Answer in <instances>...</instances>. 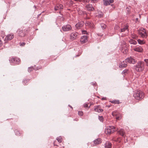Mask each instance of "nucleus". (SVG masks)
<instances>
[{"label":"nucleus","instance_id":"1","mask_svg":"<svg viewBox=\"0 0 148 148\" xmlns=\"http://www.w3.org/2000/svg\"><path fill=\"white\" fill-rule=\"evenodd\" d=\"M134 67L136 71L138 72H141L144 69V62L143 61L138 62Z\"/></svg>","mask_w":148,"mask_h":148},{"label":"nucleus","instance_id":"2","mask_svg":"<svg viewBox=\"0 0 148 148\" xmlns=\"http://www.w3.org/2000/svg\"><path fill=\"white\" fill-rule=\"evenodd\" d=\"M144 93L140 91H135L133 94L134 97L137 100H140L143 98Z\"/></svg>","mask_w":148,"mask_h":148},{"label":"nucleus","instance_id":"3","mask_svg":"<svg viewBox=\"0 0 148 148\" xmlns=\"http://www.w3.org/2000/svg\"><path fill=\"white\" fill-rule=\"evenodd\" d=\"M138 33L140 37L143 38H146L148 36L147 33L143 28H140L138 31Z\"/></svg>","mask_w":148,"mask_h":148},{"label":"nucleus","instance_id":"4","mask_svg":"<svg viewBox=\"0 0 148 148\" xmlns=\"http://www.w3.org/2000/svg\"><path fill=\"white\" fill-rule=\"evenodd\" d=\"M116 130V128L113 126H109L107 129H106L105 132L106 134H111Z\"/></svg>","mask_w":148,"mask_h":148},{"label":"nucleus","instance_id":"5","mask_svg":"<svg viewBox=\"0 0 148 148\" xmlns=\"http://www.w3.org/2000/svg\"><path fill=\"white\" fill-rule=\"evenodd\" d=\"M10 62L12 64H18L20 62V60L19 59L16 58H12L10 60Z\"/></svg>","mask_w":148,"mask_h":148},{"label":"nucleus","instance_id":"6","mask_svg":"<svg viewBox=\"0 0 148 148\" xmlns=\"http://www.w3.org/2000/svg\"><path fill=\"white\" fill-rule=\"evenodd\" d=\"M79 34L76 32H74L72 33L70 35V38L72 40H73L78 38V36Z\"/></svg>","mask_w":148,"mask_h":148},{"label":"nucleus","instance_id":"7","mask_svg":"<svg viewBox=\"0 0 148 148\" xmlns=\"http://www.w3.org/2000/svg\"><path fill=\"white\" fill-rule=\"evenodd\" d=\"M125 62L130 64H134L136 61L133 58L130 57L125 60Z\"/></svg>","mask_w":148,"mask_h":148},{"label":"nucleus","instance_id":"8","mask_svg":"<svg viewBox=\"0 0 148 148\" xmlns=\"http://www.w3.org/2000/svg\"><path fill=\"white\" fill-rule=\"evenodd\" d=\"M17 32L18 36L21 37H24L25 35V30L19 29L17 31Z\"/></svg>","mask_w":148,"mask_h":148},{"label":"nucleus","instance_id":"9","mask_svg":"<svg viewBox=\"0 0 148 148\" xmlns=\"http://www.w3.org/2000/svg\"><path fill=\"white\" fill-rule=\"evenodd\" d=\"M85 8L86 10L89 11H93L95 10L92 5L90 4H87L85 6Z\"/></svg>","mask_w":148,"mask_h":148},{"label":"nucleus","instance_id":"10","mask_svg":"<svg viewBox=\"0 0 148 148\" xmlns=\"http://www.w3.org/2000/svg\"><path fill=\"white\" fill-rule=\"evenodd\" d=\"M84 24V22L83 21H80L75 25V27L77 29H79L82 27Z\"/></svg>","mask_w":148,"mask_h":148},{"label":"nucleus","instance_id":"11","mask_svg":"<svg viewBox=\"0 0 148 148\" xmlns=\"http://www.w3.org/2000/svg\"><path fill=\"white\" fill-rule=\"evenodd\" d=\"M133 50L136 51L138 52H142L143 49L141 46L136 47L133 49Z\"/></svg>","mask_w":148,"mask_h":148},{"label":"nucleus","instance_id":"12","mask_svg":"<svg viewBox=\"0 0 148 148\" xmlns=\"http://www.w3.org/2000/svg\"><path fill=\"white\" fill-rule=\"evenodd\" d=\"M94 110L95 112H101L103 111V110L101 108L100 106L99 105L95 106Z\"/></svg>","mask_w":148,"mask_h":148},{"label":"nucleus","instance_id":"13","mask_svg":"<svg viewBox=\"0 0 148 148\" xmlns=\"http://www.w3.org/2000/svg\"><path fill=\"white\" fill-rule=\"evenodd\" d=\"M87 41V37L86 36H82L80 39V42L82 43L83 44Z\"/></svg>","mask_w":148,"mask_h":148},{"label":"nucleus","instance_id":"14","mask_svg":"<svg viewBox=\"0 0 148 148\" xmlns=\"http://www.w3.org/2000/svg\"><path fill=\"white\" fill-rule=\"evenodd\" d=\"M73 29L71 25L67 24L65 25V31H72Z\"/></svg>","mask_w":148,"mask_h":148},{"label":"nucleus","instance_id":"15","mask_svg":"<svg viewBox=\"0 0 148 148\" xmlns=\"http://www.w3.org/2000/svg\"><path fill=\"white\" fill-rule=\"evenodd\" d=\"M63 6L62 4H57L54 7V10L56 11L60 9H62Z\"/></svg>","mask_w":148,"mask_h":148},{"label":"nucleus","instance_id":"16","mask_svg":"<svg viewBox=\"0 0 148 148\" xmlns=\"http://www.w3.org/2000/svg\"><path fill=\"white\" fill-rule=\"evenodd\" d=\"M14 37V35L13 34H9L5 38V39H6L7 40H10Z\"/></svg>","mask_w":148,"mask_h":148},{"label":"nucleus","instance_id":"17","mask_svg":"<svg viewBox=\"0 0 148 148\" xmlns=\"http://www.w3.org/2000/svg\"><path fill=\"white\" fill-rule=\"evenodd\" d=\"M93 142L95 145H96L101 143V139L98 138L94 140Z\"/></svg>","mask_w":148,"mask_h":148},{"label":"nucleus","instance_id":"18","mask_svg":"<svg viewBox=\"0 0 148 148\" xmlns=\"http://www.w3.org/2000/svg\"><path fill=\"white\" fill-rule=\"evenodd\" d=\"M127 63V62H125V61H123L122 62H121L119 65V67L120 68H123L127 66V64H126Z\"/></svg>","mask_w":148,"mask_h":148},{"label":"nucleus","instance_id":"19","mask_svg":"<svg viewBox=\"0 0 148 148\" xmlns=\"http://www.w3.org/2000/svg\"><path fill=\"white\" fill-rule=\"evenodd\" d=\"M105 148H111L112 144L111 143L109 142H106L105 144Z\"/></svg>","mask_w":148,"mask_h":148},{"label":"nucleus","instance_id":"20","mask_svg":"<svg viewBox=\"0 0 148 148\" xmlns=\"http://www.w3.org/2000/svg\"><path fill=\"white\" fill-rule=\"evenodd\" d=\"M118 133L123 137L125 136V132L123 129H121L118 132Z\"/></svg>","mask_w":148,"mask_h":148},{"label":"nucleus","instance_id":"21","mask_svg":"<svg viewBox=\"0 0 148 148\" xmlns=\"http://www.w3.org/2000/svg\"><path fill=\"white\" fill-rule=\"evenodd\" d=\"M85 25L88 26L89 27H93V24L92 23H91L88 21H86L85 23Z\"/></svg>","mask_w":148,"mask_h":148},{"label":"nucleus","instance_id":"22","mask_svg":"<svg viewBox=\"0 0 148 148\" xmlns=\"http://www.w3.org/2000/svg\"><path fill=\"white\" fill-rule=\"evenodd\" d=\"M129 42L130 44H133L134 45H136L137 44V42L133 39H131L129 40Z\"/></svg>","mask_w":148,"mask_h":148},{"label":"nucleus","instance_id":"23","mask_svg":"<svg viewBox=\"0 0 148 148\" xmlns=\"http://www.w3.org/2000/svg\"><path fill=\"white\" fill-rule=\"evenodd\" d=\"M128 26H125L123 28L121 29L120 32H124L125 31L128 29Z\"/></svg>","mask_w":148,"mask_h":148},{"label":"nucleus","instance_id":"24","mask_svg":"<svg viewBox=\"0 0 148 148\" xmlns=\"http://www.w3.org/2000/svg\"><path fill=\"white\" fill-rule=\"evenodd\" d=\"M137 41L138 44L140 45H143L145 43V42L144 40H141L140 39H138L137 40Z\"/></svg>","mask_w":148,"mask_h":148},{"label":"nucleus","instance_id":"25","mask_svg":"<svg viewBox=\"0 0 148 148\" xmlns=\"http://www.w3.org/2000/svg\"><path fill=\"white\" fill-rule=\"evenodd\" d=\"M104 4L105 5H107L110 4L109 1L108 0H104Z\"/></svg>","mask_w":148,"mask_h":148},{"label":"nucleus","instance_id":"26","mask_svg":"<svg viewBox=\"0 0 148 148\" xmlns=\"http://www.w3.org/2000/svg\"><path fill=\"white\" fill-rule=\"evenodd\" d=\"M56 139L59 143H60L62 142V138L60 136L57 137Z\"/></svg>","mask_w":148,"mask_h":148},{"label":"nucleus","instance_id":"27","mask_svg":"<svg viewBox=\"0 0 148 148\" xmlns=\"http://www.w3.org/2000/svg\"><path fill=\"white\" fill-rule=\"evenodd\" d=\"M111 102L114 104H119V101L118 100H114L111 101Z\"/></svg>","mask_w":148,"mask_h":148},{"label":"nucleus","instance_id":"28","mask_svg":"<svg viewBox=\"0 0 148 148\" xmlns=\"http://www.w3.org/2000/svg\"><path fill=\"white\" fill-rule=\"evenodd\" d=\"M97 16L99 18H101L103 16L102 13L101 12H98Z\"/></svg>","mask_w":148,"mask_h":148},{"label":"nucleus","instance_id":"29","mask_svg":"<svg viewBox=\"0 0 148 148\" xmlns=\"http://www.w3.org/2000/svg\"><path fill=\"white\" fill-rule=\"evenodd\" d=\"M101 28L103 29H105L106 27V25L105 24L103 23L101 24Z\"/></svg>","mask_w":148,"mask_h":148},{"label":"nucleus","instance_id":"30","mask_svg":"<svg viewBox=\"0 0 148 148\" xmlns=\"http://www.w3.org/2000/svg\"><path fill=\"white\" fill-rule=\"evenodd\" d=\"M28 81L29 80L28 79H24L23 80V83L24 85H27V83Z\"/></svg>","mask_w":148,"mask_h":148},{"label":"nucleus","instance_id":"31","mask_svg":"<svg viewBox=\"0 0 148 148\" xmlns=\"http://www.w3.org/2000/svg\"><path fill=\"white\" fill-rule=\"evenodd\" d=\"M144 61L146 63V66H148V59H144Z\"/></svg>","mask_w":148,"mask_h":148},{"label":"nucleus","instance_id":"32","mask_svg":"<svg viewBox=\"0 0 148 148\" xmlns=\"http://www.w3.org/2000/svg\"><path fill=\"white\" fill-rule=\"evenodd\" d=\"M78 114L80 116H82L83 115V112L82 111H79L78 112Z\"/></svg>","mask_w":148,"mask_h":148},{"label":"nucleus","instance_id":"33","mask_svg":"<svg viewBox=\"0 0 148 148\" xmlns=\"http://www.w3.org/2000/svg\"><path fill=\"white\" fill-rule=\"evenodd\" d=\"M99 119L101 121H102V122L103 121V116H99Z\"/></svg>","mask_w":148,"mask_h":148},{"label":"nucleus","instance_id":"34","mask_svg":"<svg viewBox=\"0 0 148 148\" xmlns=\"http://www.w3.org/2000/svg\"><path fill=\"white\" fill-rule=\"evenodd\" d=\"M17 136L20 135L19 132L18 131H15V132Z\"/></svg>","mask_w":148,"mask_h":148},{"label":"nucleus","instance_id":"35","mask_svg":"<svg viewBox=\"0 0 148 148\" xmlns=\"http://www.w3.org/2000/svg\"><path fill=\"white\" fill-rule=\"evenodd\" d=\"M128 71V70L127 69H125L122 72V74H125V73H126Z\"/></svg>","mask_w":148,"mask_h":148},{"label":"nucleus","instance_id":"36","mask_svg":"<svg viewBox=\"0 0 148 148\" xmlns=\"http://www.w3.org/2000/svg\"><path fill=\"white\" fill-rule=\"evenodd\" d=\"M33 69L32 67H29L28 68V71L29 72H31L32 71V69Z\"/></svg>","mask_w":148,"mask_h":148},{"label":"nucleus","instance_id":"37","mask_svg":"<svg viewBox=\"0 0 148 148\" xmlns=\"http://www.w3.org/2000/svg\"><path fill=\"white\" fill-rule=\"evenodd\" d=\"M91 84L93 86H95L96 85V83L95 82H91Z\"/></svg>","mask_w":148,"mask_h":148},{"label":"nucleus","instance_id":"38","mask_svg":"<svg viewBox=\"0 0 148 148\" xmlns=\"http://www.w3.org/2000/svg\"><path fill=\"white\" fill-rule=\"evenodd\" d=\"M25 44V42H22V43H20V45L21 46H24Z\"/></svg>","mask_w":148,"mask_h":148},{"label":"nucleus","instance_id":"39","mask_svg":"<svg viewBox=\"0 0 148 148\" xmlns=\"http://www.w3.org/2000/svg\"><path fill=\"white\" fill-rule=\"evenodd\" d=\"M84 0H75V1H79V2H82L84 3V2H85Z\"/></svg>","mask_w":148,"mask_h":148},{"label":"nucleus","instance_id":"40","mask_svg":"<svg viewBox=\"0 0 148 148\" xmlns=\"http://www.w3.org/2000/svg\"><path fill=\"white\" fill-rule=\"evenodd\" d=\"M84 106L85 108H87L88 107V105L87 103H85L84 105Z\"/></svg>","mask_w":148,"mask_h":148},{"label":"nucleus","instance_id":"41","mask_svg":"<svg viewBox=\"0 0 148 148\" xmlns=\"http://www.w3.org/2000/svg\"><path fill=\"white\" fill-rule=\"evenodd\" d=\"M109 2L110 3H112L114 2V0H109Z\"/></svg>","mask_w":148,"mask_h":148},{"label":"nucleus","instance_id":"42","mask_svg":"<svg viewBox=\"0 0 148 148\" xmlns=\"http://www.w3.org/2000/svg\"><path fill=\"white\" fill-rule=\"evenodd\" d=\"M116 119L117 120H119L120 119H121V117L120 116H117L116 117Z\"/></svg>","mask_w":148,"mask_h":148},{"label":"nucleus","instance_id":"43","mask_svg":"<svg viewBox=\"0 0 148 148\" xmlns=\"http://www.w3.org/2000/svg\"><path fill=\"white\" fill-rule=\"evenodd\" d=\"M2 45V42L1 41L0 38V47Z\"/></svg>","mask_w":148,"mask_h":148},{"label":"nucleus","instance_id":"44","mask_svg":"<svg viewBox=\"0 0 148 148\" xmlns=\"http://www.w3.org/2000/svg\"><path fill=\"white\" fill-rule=\"evenodd\" d=\"M85 2H84V3H88L89 1V0H84Z\"/></svg>","mask_w":148,"mask_h":148},{"label":"nucleus","instance_id":"45","mask_svg":"<svg viewBox=\"0 0 148 148\" xmlns=\"http://www.w3.org/2000/svg\"><path fill=\"white\" fill-rule=\"evenodd\" d=\"M62 30L64 31H65V26H63L62 27Z\"/></svg>","mask_w":148,"mask_h":148},{"label":"nucleus","instance_id":"46","mask_svg":"<svg viewBox=\"0 0 148 148\" xmlns=\"http://www.w3.org/2000/svg\"><path fill=\"white\" fill-rule=\"evenodd\" d=\"M93 2L95 3L97 0H91Z\"/></svg>","mask_w":148,"mask_h":148},{"label":"nucleus","instance_id":"47","mask_svg":"<svg viewBox=\"0 0 148 148\" xmlns=\"http://www.w3.org/2000/svg\"><path fill=\"white\" fill-rule=\"evenodd\" d=\"M86 32L85 31H82V32L83 34H85V32Z\"/></svg>","mask_w":148,"mask_h":148},{"label":"nucleus","instance_id":"48","mask_svg":"<svg viewBox=\"0 0 148 148\" xmlns=\"http://www.w3.org/2000/svg\"><path fill=\"white\" fill-rule=\"evenodd\" d=\"M136 21H138V18H136Z\"/></svg>","mask_w":148,"mask_h":148},{"label":"nucleus","instance_id":"49","mask_svg":"<svg viewBox=\"0 0 148 148\" xmlns=\"http://www.w3.org/2000/svg\"><path fill=\"white\" fill-rule=\"evenodd\" d=\"M69 106L71 108L73 109V108H72V107L71 106H70L69 105Z\"/></svg>","mask_w":148,"mask_h":148},{"label":"nucleus","instance_id":"50","mask_svg":"<svg viewBox=\"0 0 148 148\" xmlns=\"http://www.w3.org/2000/svg\"><path fill=\"white\" fill-rule=\"evenodd\" d=\"M106 99V98H102V100H104V99Z\"/></svg>","mask_w":148,"mask_h":148},{"label":"nucleus","instance_id":"51","mask_svg":"<svg viewBox=\"0 0 148 148\" xmlns=\"http://www.w3.org/2000/svg\"><path fill=\"white\" fill-rule=\"evenodd\" d=\"M54 145H56V146L57 145H56L55 144V142H54Z\"/></svg>","mask_w":148,"mask_h":148},{"label":"nucleus","instance_id":"52","mask_svg":"<svg viewBox=\"0 0 148 148\" xmlns=\"http://www.w3.org/2000/svg\"><path fill=\"white\" fill-rule=\"evenodd\" d=\"M34 8H36V6L35 5H34Z\"/></svg>","mask_w":148,"mask_h":148},{"label":"nucleus","instance_id":"53","mask_svg":"<svg viewBox=\"0 0 148 148\" xmlns=\"http://www.w3.org/2000/svg\"><path fill=\"white\" fill-rule=\"evenodd\" d=\"M79 55H78V56H79Z\"/></svg>","mask_w":148,"mask_h":148}]
</instances>
